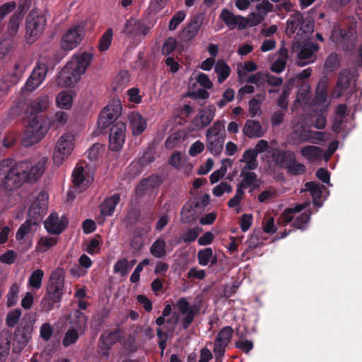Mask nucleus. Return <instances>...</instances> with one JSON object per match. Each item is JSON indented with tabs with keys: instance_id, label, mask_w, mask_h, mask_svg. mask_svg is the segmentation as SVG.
I'll return each mask as SVG.
<instances>
[{
	"instance_id": "f257e3e1",
	"label": "nucleus",
	"mask_w": 362,
	"mask_h": 362,
	"mask_svg": "<svg viewBox=\"0 0 362 362\" xmlns=\"http://www.w3.org/2000/svg\"><path fill=\"white\" fill-rule=\"evenodd\" d=\"M47 159L24 160L15 162L5 159L0 162L1 185L8 191L17 189L26 182H35L43 175Z\"/></svg>"
},
{
	"instance_id": "f03ea898",
	"label": "nucleus",
	"mask_w": 362,
	"mask_h": 362,
	"mask_svg": "<svg viewBox=\"0 0 362 362\" xmlns=\"http://www.w3.org/2000/svg\"><path fill=\"white\" fill-rule=\"evenodd\" d=\"M49 98L47 95H42L35 98L30 104L32 119L24 132L23 143L25 146H30L40 141L47 132L45 126L42 125L41 119L36 115L39 112H44L49 106Z\"/></svg>"
},
{
	"instance_id": "7ed1b4c3",
	"label": "nucleus",
	"mask_w": 362,
	"mask_h": 362,
	"mask_svg": "<svg viewBox=\"0 0 362 362\" xmlns=\"http://www.w3.org/2000/svg\"><path fill=\"white\" fill-rule=\"evenodd\" d=\"M91 53L83 52L68 62L58 74L57 83L59 86L68 88L74 86L85 73L87 67L93 60Z\"/></svg>"
},
{
	"instance_id": "20e7f679",
	"label": "nucleus",
	"mask_w": 362,
	"mask_h": 362,
	"mask_svg": "<svg viewBox=\"0 0 362 362\" xmlns=\"http://www.w3.org/2000/svg\"><path fill=\"white\" fill-rule=\"evenodd\" d=\"M35 317L32 313H26L17 325L13 340V352L20 353L32 339Z\"/></svg>"
},
{
	"instance_id": "39448f33",
	"label": "nucleus",
	"mask_w": 362,
	"mask_h": 362,
	"mask_svg": "<svg viewBox=\"0 0 362 362\" xmlns=\"http://www.w3.org/2000/svg\"><path fill=\"white\" fill-rule=\"evenodd\" d=\"M47 24L45 14L37 9H33L25 18V40L29 44L34 43L43 33Z\"/></svg>"
},
{
	"instance_id": "423d86ee",
	"label": "nucleus",
	"mask_w": 362,
	"mask_h": 362,
	"mask_svg": "<svg viewBox=\"0 0 362 362\" xmlns=\"http://www.w3.org/2000/svg\"><path fill=\"white\" fill-rule=\"evenodd\" d=\"M206 148L214 156L218 155L223 150L226 139L224 121L218 120L209 127L206 133Z\"/></svg>"
},
{
	"instance_id": "0eeeda50",
	"label": "nucleus",
	"mask_w": 362,
	"mask_h": 362,
	"mask_svg": "<svg viewBox=\"0 0 362 362\" xmlns=\"http://www.w3.org/2000/svg\"><path fill=\"white\" fill-rule=\"evenodd\" d=\"M305 117H300L293 126V133L301 142L318 144L324 140L325 133L313 131Z\"/></svg>"
},
{
	"instance_id": "6e6552de",
	"label": "nucleus",
	"mask_w": 362,
	"mask_h": 362,
	"mask_svg": "<svg viewBox=\"0 0 362 362\" xmlns=\"http://www.w3.org/2000/svg\"><path fill=\"white\" fill-rule=\"evenodd\" d=\"M122 105L119 100H112L100 112L98 127L101 129L108 128L119 117Z\"/></svg>"
},
{
	"instance_id": "1a4fd4ad",
	"label": "nucleus",
	"mask_w": 362,
	"mask_h": 362,
	"mask_svg": "<svg viewBox=\"0 0 362 362\" xmlns=\"http://www.w3.org/2000/svg\"><path fill=\"white\" fill-rule=\"evenodd\" d=\"M64 286V271L63 269L57 268L52 272L49 284L47 286L45 296L50 299L59 303L63 294Z\"/></svg>"
},
{
	"instance_id": "9d476101",
	"label": "nucleus",
	"mask_w": 362,
	"mask_h": 362,
	"mask_svg": "<svg viewBox=\"0 0 362 362\" xmlns=\"http://www.w3.org/2000/svg\"><path fill=\"white\" fill-rule=\"evenodd\" d=\"M85 34L84 25L78 24L71 26L62 37V49L65 51H70L75 49L81 43Z\"/></svg>"
},
{
	"instance_id": "9b49d317",
	"label": "nucleus",
	"mask_w": 362,
	"mask_h": 362,
	"mask_svg": "<svg viewBox=\"0 0 362 362\" xmlns=\"http://www.w3.org/2000/svg\"><path fill=\"white\" fill-rule=\"evenodd\" d=\"M175 306L180 313L185 315L180 322L182 328L187 329L192 324L194 317L199 314L200 307L197 305H191L184 297L177 300Z\"/></svg>"
},
{
	"instance_id": "f8f14e48",
	"label": "nucleus",
	"mask_w": 362,
	"mask_h": 362,
	"mask_svg": "<svg viewBox=\"0 0 362 362\" xmlns=\"http://www.w3.org/2000/svg\"><path fill=\"white\" fill-rule=\"evenodd\" d=\"M233 329L230 326L223 327L217 334L214 340L213 351L216 362H222L226 349L228 346L233 337Z\"/></svg>"
},
{
	"instance_id": "ddd939ff",
	"label": "nucleus",
	"mask_w": 362,
	"mask_h": 362,
	"mask_svg": "<svg viewBox=\"0 0 362 362\" xmlns=\"http://www.w3.org/2000/svg\"><path fill=\"white\" fill-rule=\"evenodd\" d=\"M319 49L318 43L310 40L303 42L297 54V64L299 66H304L315 62L317 58Z\"/></svg>"
},
{
	"instance_id": "4468645a",
	"label": "nucleus",
	"mask_w": 362,
	"mask_h": 362,
	"mask_svg": "<svg viewBox=\"0 0 362 362\" xmlns=\"http://www.w3.org/2000/svg\"><path fill=\"white\" fill-rule=\"evenodd\" d=\"M74 136L71 134L62 135L57 142L53 153L54 162L60 165L62 160L66 158L74 148Z\"/></svg>"
},
{
	"instance_id": "2eb2a0df",
	"label": "nucleus",
	"mask_w": 362,
	"mask_h": 362,
	"mask_svg": "<svg viewBox=\"0 0 362 362\" xmlns=\"http://www.w3.org/2000/svg\"><path fill=\"white\" fill-rule=\"evenodd\" d=\"M126 124L119 121L115 123L110 129L109 148L112 151H119L125 141Z\"/></svg>"
},
{
	"instance_id": "dca6fc26",
	"label": "nucleus",
	"mask_w": 362,
	"mask_h": 362,
	"mask_svg": "<svg viewBox=\"0 0 362 362\" xmlns=\"http://www.w3.org/2000/svg\"><path fill=\"white\" fill-rule=\"evenodd\" d=\"M149 30L150 28L144 23L136 18H130L125 21L121 33L128 38L139 40L141 37L146 35Z\"/></svg>"
},
{
	"instance_id": "f3484780",
	"label": "nucleus",
	"mask_w": 362,
	"mask_h": 362,
	"mask_svg": "<svg viewBox=\"0 0 362 362\" xmlns=\"http://www.w3.org/2000/svg\"><path fill=\"white\" fill-rule=\"evenodd\" d=\"M47 71V64L42 62H38L25 83L26 90L33 91L36 89L44 81Z\"/></svg>"
},
{
	"instance_id": "a211bd4d",
	"label": "nucleus",
	"mask_w": 362,
	"mask_h": 362,
	"mask_svg": "<svg viewBox=\"0 0 362 362\" xmlns=\"http://www.w3.org/2000/svg\"><path fill=\"white\" fill-rule=\"evenodd\" d=\"M204 16L199 13L190 18L181 33V38L183 41L189 42L198 34L200 28L204 23Z\"/></svg>"
},
{
	"instance_id": "6ab92c4d",
	"label": "nucleus",
	"mask_w": 362,
	"mask_h": 362,
	"mask_svg": "<svg viewBox=\"0 0 362 362\" xmlns=\"http://www.w3.org/2000/svg\"><path fill=\"white\" fill-rule=\"evenodd\" d=\"M68 219L63 216L59 218L57 213H52L44 223L45 228L49 234L59 235L62 233L68 225Z\"/></svg>"
},
{
	"instance_id": "aec40b11",
	"label": "nucleus",
	"mask_w": 362,
	"mask_h": 362,
	"mask_svg": "<svg viewBox=\"0 0 362 362\" xmlns=\"http://www.w3.org/2000/svg\"><path fill=\"white\" fill-rule=\"evenodd\" d=\"M47 210V201L46 196L44 193H40L37 199L33 202L30 205L28 215V219H32L33 221H35V223L37 224L39 221H40L45 214Z\"/></svg>"
},
{
	"instance_id": "412c9836",
	"label": "nucleus",
	"mask_w": 362,
	"mask_h": 362,
	"mask_svg": "<svg viewBox=\"0 0 362 362\" xmlns=\"http://www.w3.org/2000/svg\"><path fill=\"white\" fill-rule=\"evenodd\" d=\"M215 106L210 105L199 111L198 115L192 119V124L197 129H203L212 122L215 117Z\"/></svg>"
},
{
	"instance_id": "4be33fe9",
	"label": "nucleus",
	"mask_w": 362,
	"mask_h": 362,
	"mask_svg": "<svg viewBox=\"0 0 362 362\" xmlns=\"http://www.w3.org/2000/svg\"><path fill=\"white\" fill-rule=\"evenodd\" d=\"M220 18L230 30H233L237 26L239 30H243L247 26V21L245 17L235 16L231 11L226 8L223 9L221 12Z\"/></svg>"
},
{
	"instance_id": "5701e85b",
	"label": "nucleus",
	"mask_w": 362,
	"mask_h": 362,
	"mask_svg": "<svg viewBox=\"0 0 362 362\" xmlns=\"http://www.w3.org/2000/svg\"><path fill=\"white\" fill-rule=\"evenodd\" d=\"M295 153L291 151L274 149L272 153V158L275 165L285 168L291 161H295Z\"/></svg>"
},
{
	"instance_id": "b1692460",
	"label": "nucleus",
	"mask_w": 362,
	"mask_h": 362,
	"mask_svg": "<svg viewBox=\"0 0 362 362\" xmlns=\"http://www.w3.org/2000/svg\"><path fill=\"white\" fill-rule=\"evenodd\" d=\"M129 127L134 136L141 135L146 129L147 123L139 112H132L129 115Z\"/></svg>"
},
{
	"instance_id": "393cba45",
	"label": "nucleus",
	"mask_w": 362,
	"mask_h": 362,
	"mask_svg": "<svg viewBox=\"0 0 362 362\" xmlns=\"http://www.w3.org/2000/svg\"><path fill=\"white\" fill-rule=\"evenodd\" d=\"M120 202V194L115 193L114 194L107 197L100 204V210L103 216H110L113 214L116 206Z\"/></svg>"
},
{
	"instance_id": "a878e982",
	"label": "nucleus",
	"mask_w": 362,
	"mask_h": 362,
	"mask_svg": "<svg viewBox=\"0 0 362 362\" xmlns=\"http://www.w3.org/2000/svg\"><path fill=\"white\" fill-rule=\"evenodd\" d=\"M162 183L161 177L158 175H152L141 180L136 187V193L143 194L146 190L158 187Z\"/></svg>"
},
{
	"instance_id": "bb28decb",
	"label": "nucleus",
	"mask_w": 362,
	"mask_h": 362,
	"mask_svg": "<svg viewBox=\"0 0 362 362\" xmlns=\"http://www.w3.org/2000/svg\"><path fill=\"white\" fill-rule=\"evenodd\" d=\"M121 332L119 328L113 330L105 331L99 338L102 347L111 349L112 346L121 339Z\"/></svg>"
},
{
	"instance_id": "cd10ccee",
	"label": "nucleus",
	"mask_w": 362,
	"mask_h": 362,
	"mask_svg": "<svg viewBox=\"0 0 362 362\" xmlns=\"http://www.w3.org/2000/svg\"><path fill=\"white\" fill-rule=\"evenodd\" d=\"M243 132L249 138L261 137L263 135L260 122L252 119L246 121Z\"/></svg>"
},
{
	"instance_id": "c85d7f7f",
	"label": "nucleus",
	"mask_w": 362,
	"mask_h": 362,
	"mask_svg": "<svg viewBox=\"0 0 362 362\" xmlns=\"http://www.w3.org/2000/svg\"><path fill=\"white\" fill-rule=\"evenodd\" d=\"M87 320L88 317L83 313L80 310H76L72 313L70 324L73 326V328L83 332L86 327Z\"/></svg>"
},
{
	"instance_id": "c756f323",
	"label": "nucleus",
	"mask_w": 362,
	"mask_h": 362,
	"mask_svg": "<svg viewBox=\"0 0 362 362\" xmlns=\"http://www.w3.org/2000/svg\"><path fill=\"white\" fill-rule=\"evenodd\" d=\"M323 150L316 146H305L301 148L300 153L306 159L310 161L320 160L322 156Z\"/></svg>"
},
{
	"instance_id": "7c9ffc66",
	"label": "nucleus",
	"mask_w": 362,
	"mask_h": 362,
	"mask_svg": "<svg viewBox=\"0 0 362 362\" xmlns=\"http://www.w3.org/2000/svg\"><path fill=\"white\" fill-rule=\"evenodd\" d=\"M257 152L253 149L246 150L243 155L240 162L245 163V165L243 168L245 170H255L258 167V161Z\"/></svg>"
},
{
	"instance_id": "2f4dec72",
	"label": "nucleus",
	"mask_w": 362,
	"mask_h": 362,
	"mask_svg": "<svg viewBox=\"0 0 362 362\" xmlns=\"http://www.w3.org/2000/svg\"><path fill=\"white\" fill-rule=\"evenodd\" d=\"M311 100L310 86L306 81H303L298 88L297 93V101L300 105H307Z\"/></svg>"
},
{
	"instance_id": "473e14b6",
	"label": "nucleus",
	"mask_w": 362,
	"mask_h": 362,
	"mask_svg": "<svg viewBox=\"0 0 362 362\" xmlns=\"http://www.w3.org/2000/svg\"><path fill=\"white\" fill-rule=\"evenodd\" d=\"M214 71L218 76V82L222 83L230 74V68L223 59H218L215 64Z\"/></svg>"
},
{
	"instance_id": "72a5a7b5",
	"label": "nucleus",
	"mask_w": 362,
	"mask_h": 362,
	"mask_svg": "<svg viewBox=\"0 0 362 362\" xmlns=\"http://www.w3.org/2000/svg\"><path fill=\"white\" fill-rule=\"evenodd\" d=\"M350 83L351 74L349 71L347 70L341 71L337 82V88L340 91V93L337 94V97H340L343 92L348 89Z\"/></svg>"
},
{
	"instance_id": "f704fd0d",
	"label": "nucleus",
	"mask_w": 362,
	"mask_h": 362,
	"mask_svg": "<svg viewBox=\"0 0 362 362\" xmlns=\"http://www.w3.org/2000/svg\"><path fill=\"white\" fill-rule=\"evenodd\" d=\"M301 18V13H300L299 11H296L288 19L286 22L287 27L286 29V33L288 36L291 37L292 35L295 33L298 28L299 29Z\"/></svg>"
},
{
	"instance_id": "c9c22d12",
	"label": "nucleus",
	"mask_w": 362,
	"mask_h": 362,
	"mask_svg": "<svg viewBox=\"0 0 362 362\" xmlns=\"http://www.w3.org/2000/svg\"><path fill=\"white\" fill-rule=\"evenodd\" d=\"M305 187L307 190L310 192L313 197L314 204L321 206L322 204L320 203V200L322 192L320 185L315 182H308L305 183Z\"/></svg>"
},
{
	"instance_id": "e433bc0d",
	"label": "nucleus",
	"mask_w": 362,
	"mask_h": 362,
	"mask_svg": "<svg viewBox=\"0 0 362 362\" xmlns=\"http://www.w3.org/2000/svg\"><path fill=\"white\" fill-rule=\"evenodd\" d=\"M72 177V182L76 187L86 188L88 186V180L86 181L83 166L76 167L73 171Z\"/></svg>"
},
{
	"instance_id": "4c0bfd02",
	"label": "nucleus",
	"mask_w": 362,
	"mask_h": 362,
	"mask_svg": "<svg viewBox=\"0 0 362 362\" xmlns=\"http://www.w3.org/2000/svg\"><path fill=\"white\" fill-rule=\"evenodd\" d=\"M56 102L60 108L69 110L72 106L73 96L67 91H62L57 95Z\"/></svg>"
},
{
	"instance_id": "58836bf2",
	"label": "nucleus",
	"mask_w": 362,
	"mask_h": 362,
	"mask_svg": "<svg viewBox=\"0 0 362 362\" xmlns=\"http://www.w3.org/2000/svg\"><path fill=\"white\" fill-rule=\"evenodd\" d=\"M250 170L242 169L240 173V177L243 180L240 183L243 184L247 188L248 187H252L256 188L258 185H255V182L257 180V175L254 172H250Z\"/></svg>"
},
{
	"instance_id": "ea45409f",
	"label": "nucleus",
	"mask_w": 362,
	"mask_h": 362,
	"mask_svg": "<svg viewBox=\"0 0 362 362\" xmlns=\"http://www.w3.org/2000/svg\"><path fill=\"white\" fill-rule=\"evenodd\" d=\"M136 260L134 259L129 262L126 258L119 259L114 265V272L115 273H119L122 275H124L132 268Z\"/></svg>"
},
{
	"instance_id": "a19ab883",
	"label": "nucleus",
	"mask_w": 362,
	"mask_h": 362,
	"mask_svg": "<svg viewBox=\"0 0 362 362\" xmlns=\"http://www.w3.org/2000/svg\"><path fill=\"white\" fill-rule=\"evenodd\" d=\"M311 213L309 210H306L298 215L293 221L292 226L298 229L305 230L310 219Z\"/></svg>"
},
{
	"instance_id": "79ce46f5",
	"label": "nucleus",
	"mask_w": 362,
	"mask_h": 362,
	"mask_svg": "<svg viewBox=\"0 0 362 362\" xmlns=\"http://www.w3.org/2000/svg\"><path fill=\"white\" fill-rule=\"evenodd\" d=\"M113 30L111 28L107 29V30L102 35L99 40L98 49L100 52L107 51L112 41Z\"/></svg>"
},
{
	"instance_id": "37998d69",
	"label": "nucleus",
	"mask_w": 362,
	"mask_h": 362,
	"mask_svg": "<svg viewBox=\"0 0 362 362\" xmlns=\"http://www.w3.org/2000/svg\"><path fill=\"white\" fill-rule=\"evenodd\" d=\"M165 242L162 239L156 240L151 245L150 252L156 258H161L166 255Z\"/></svg>"
},
{
	"instance_id": "c03bdc74",
	"label": "nucleus",
	"mask_w": 362,
	"mask_h": 362,
	"mask_svg": "<svg viewBox=\"0 0 362 362\" xmlns=\"http://www.w3.org/2000/svg\"><path fill=\"white\" fill-rule=\"evenodd\" d=\"M23 15L19 13L18 12H15L13 15L10 18V21L8 24V31L9 35L14 36L17 33L19 25L21 21Z\"/></svg>"
},
{
	"instance_id": "a18cd8bd",
	"label": "nucleus",
	"mask_w": 362,
	"mask_h": 362,
	"mask_svg": "<svg viewBox=\"0 0 362 362\" xmlns=\"http://www.w3.org/2000/svg\"><path fill=\"white\" fill-rule=\"evenodd\" d=\"M78 332V329L73 327L68 329L63 338L62 344L65 347H68L75 344L79 338Z\"/></svg>"
},
{
	"instance_id": "49530a36",
	"label": "nucleus",
	"mask_w": 362,
	"mask_h": 362,
	"mask_svg": "<svg viewBox=\"0 0 362 362\" xmlns=\"http://www.w3.org/2000/svg\"><path fill=\"white\" fill-rule=\"evenodd\" d=\"M196 209H199L195 207L194 202H187L182 207L181 214L185 216V221L190 222L195 218V214H197Z\"/></svg>"
},
{
	"instance_id": "de8ad7c7",
	"label": "nucleus",
	"mask_w": 362,
	"mask_h": 362,
	"mask_svg": "<svg viewBox=\"0 0 362 362\" xmlns=\"http://www.w3.org/2000/svg\"><path fill=\"white\" fill-rule=\"evenodd\" d=\"M44 272L41 269H36L32 272L28 279L29 286L34 289H39L42 286Z\"/></svg>"
},
{
	"instance_id": "09e8293b",
	"label": "nucleus",
	"mask_w": 362,
	"mask_h": 362,
	"mask_svg": "<svg viewBox=\"0 0 362 362\" xmlns=\"http://www.w3.org/2000/svg\"><path fill=\"white\" fill-rule=\"evenodd\" d=\"M340 59L336 53H331L326 59L324 69L327 72H332L339 68Z\"/></svg>"
},
{
	"instance_id": "8fccbe9b",
	"label": "nucleus",
	"mask_w": 362,
	"mask_h": 362,
	"mask_svg": "<svg viewBox=\"0 0 362 362\" xmlns=\"http://www.w3.org/2000/svg\"><path fill=\"white\" fill-rule=\"evenodd\" d=\"M36 225L32 219H27L18 229L16 235V240L18 241L23 240L25 235L31 232V227Z\"/></svg>"
},
{
	"instance_id": "3c124183",
	"label": "nucleus",
	"mask_w": 362,
	"mask_h": 362,
	"mask_svg": "<svg viewBox=\"0 0 362 362\" xmlns=\"http://www.w3.org/2000/svg\"><path fill=\"white\" fill-rule=\"evenodd\" d=\"M313 29H314L313 21L311 20L310 18H304L302 16V18L300 20V23L299 25V30L298 31L297 35H302L303 34H305L306 35H308L309 34H310L313 32Z\"/></svg>"
},
{
	"instance_id": "603ef678",
	"label": "nucleus",
	"mask_w": 362,
	"mask_h": 362,
	"mask_svg": "<svg viewBox=\"0 0 362 362\" xmlns=\"http://www.w3.org/2000/svg\"><path fill=\"white\" fill-rule=\"evenodd\" d=\"M286 169L288 173L292 175H302L306 171L305 165L297 162L296 157L295 161H291L288 166H286Z\"/></svg>"
},
{
	"instance_id": "864d4df0",
	"label": "nucleus",
	"mask_w": 362,
	"mask_h": 362,
	"mask_svg": "<svg viewBox=\"0 0 362 362\" xmlns=\"http://www.w3.org/2000/svg\"><path fill=\"white\" fill-rule=\"evenodd\" d=\"M11 334L9 332L0 333V354H8L11 348Z\"/></svg>"
},
{
	"instance_id": "5fc2aeb1",
	"label": "nucleus",
	"mask_w": 362,
	"mask_h": 362,
	"mask_svg": "<svg viewBox=\"0 0 362 362\" xmlns=\"http://www.w3.org/2000/svg\"><path fill=\"white\" fill-rule=\"evenodd\" d=\"M22 315L21 310L16 308L9 311L6 317V324L8 327H14L18 325Z\"/></svg>"
},
{
	"instance_id": "6e6d98bb",
	"label": "nucleus",
	"mask_w": 362,
	"mask_h": 362,
	"mask_svg": "<svg viewBox=\"0 0 362 362\" xmlns=\"http://www.w3.org/2000/svg\"><path fill=\"white\" fill-rule=\"evenodd\" d=\"M211 257H213V250L211 247L200 250L197 253L198 262L202 266H206Z\"/></svg>"
},
{
	"instance_id": "4d7b16f0",
	"label": "nucleus",
	"mask_w": 362,
	"mask_h": 362,
	"mask_svg": "<svg viewBox=\"0 0 362 362\" xmlns=\"http://www.w3.org/2000/svg\"><path fill=\"white\" fill-rule=\"evenodd\" d=\"M57 243V238L45 236L41 238L37 243V247L40 252H46L51 247L55 245Z\"/></svg>"
},
{
	"instance_id": "13d9d810",
	"label": "nucleus",
	"mask_w": 362,
	"mask_h": 362,
	"mask_svg": "<svg viewBox=\"0 0 362 362\" xmlns=\"http://www.w3.org/2000/svg\"><path fill=\"white\" fill-rule=\"evenodd\" d=\"M186 13L184 11L176 12L170 19L168 25L169 30H175L177 26L185 20Z\"/></svg>"
},
{
	"instance_id": "bf43d9fd",
	"label": "nucleus",
	"mask_w": 362,
	"mask_h": 362,
	"mask_svg": "<svg viewBox=\"0 0 362 362\" xmlns=\"http://www.w3.org/2000/svg\"><path fill=\"white\" fill-rule=\"evenodd\" d=\"M202 230L199 227H194L189 228L185 233L182 235V239L186 244H189L196 240L199 232Z\"/></svg>"
},
{
	"instance_id": "052dcab7",
	"label": "nucleus",
	"mask_w": 362,
	"mask_h": 362,
	"mask_svg": "<svg viewBox=\"0 0 362 362\" xmlns=\"http://www.w3.org/2000/svg\"><path fill=\"white\" fill-rule=\"evenodd\" d=\"M100 243L101 237L100 235L92 238L87 244L86 251L90 255L98 253L100 249Z\"/></svg>"
},
{
	"instance_id": "680f3d73",
	"label": "nucleus",
	"mask_w": 362,
	"mask_h": 362,
	"mask_svg": "<svg viewBox=\"0 0 362 362\" xmlns=\"http://www.w3.org/2000/svg\"><path fill=\"white\" fill-rule=\"evenodd\" d=\"M176 46V40L172 37H168L166 39L162 46L161 52L163 55H170L175 49Z\"/></svg>"
},
{
	"instance_id": "e2e57ef3",
	"label": "nucleus",
	"mask_w": 362,
	"mask_h": 362,
	"mask_svg": "<svg viewBox=\"0 0 362 362\" xmlns=\"http://www.w3.org/2000/svg\"><path fill=\"white\" fill-rule=\"evenodd\" d=\"M16 7L15 1H9L0 6V23L8 13H11Z\"/></svg>"
},
{
	"instance_id": "0e129e2a",
	"label": "nucleus",
	"mask_w": 362,
	"mask_h": 362,
	"mask_svg": "<svg viewBox=\"0 0 362 362\" xmlns=\"http://www.w3.org/2000/svg\"><path fill=\"white\" fill-rule=\"evenodd\" d=\"M18 287L13 285L7 294V305L11 307L16 304L18 300Z\"/></svg>"
},
{
	"instance_id": "69168bd1",
	"label": "nucleus",
	"mask_w": 362,
	"mask_h": 362,
	"mask_svg": "<svg viewBox=\"0 0 362 362\" xmlns=\"http://www.w3.org/2000/svg\"><path fill=\"white\" fill-rule=\"evenodd\" d=\"M327 94L326 88H320V86L318 85L317 87L315 97L314 99L315 103L318 105H324V104L327 101Z\"/></svg>"
},
{
	"instance_id": "338daca9",
	"label": "nucleus",
	"mask_w": 362,
	"mask_h": 362,
	"mask_svg": "<svg viewBox=\"0 0 362 362\" xmlns=\"http://www.w3.org/2000/svg\"><path fill=\"white\" fill-rule=\"evenodd\" d=\"M232 187L226 182H222L213 189V194L216 197L222 196L224 192H230Z\"/></svg>"
},
{
	"instance_id": "774afa93",
	"label": "nucleus",
	"mask_w": 362,
	"mask_h": 362,
	"mask_svg": "<svg viewBox=\"0 0 362 362\" xmlns=\"http://www.w3.org/2000/svg\"><path fill=\"white\" fill-rule=\"evenodd\" d=\"M53 328L49 323L42 325L40 330V337L45 341H49L52 335Z\"/></svg>"
}]
</instances>
